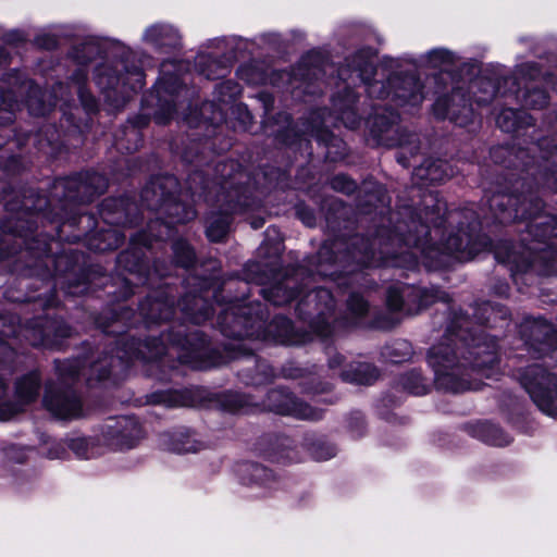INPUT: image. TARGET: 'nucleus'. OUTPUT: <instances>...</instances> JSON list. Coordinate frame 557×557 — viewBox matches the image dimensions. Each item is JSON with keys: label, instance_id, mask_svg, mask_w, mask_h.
Wrapping results in <instances>:
<instances>
[{"label": "nucleus", "instance_id": "obj_52", "mask_svg": "<svg viewBox=\"0 0 557 557\" xmlns=\"http://www.w3.org/2000/svg\"><path fill=\"white\" fill-rule=\"evenodd\" d=\"M40 344L45 345V346H52L54 345V342L51 341L48 335H45V337L41 339Z\"/></svg>", "mask_w": 557, "mask_h": 557}, {"label": "nucleus", "instance_id": "obj_39", "mask_svg": "<svg viewBox=\"0 0 557 557\" xmlns=\"http://www.w3.org/2000/svg\"><path fill=\"white\" fill-rule=\"evenodd\" d=\"M181 206L180 205H174L173 207V210L174 211H171V216L173 218V220H175L176 222L178 223H185L191 219H194L195 216V211L191 210V209H184L183 213L181 214L180 213V210H181Z\"/></svg>", "mask_w": 557, "mask_h": 557}, {"label": "nucleus", "instance_id": "obj_53", "mask_svg": "<svg viewBox=\"0 0 557 557\" xmlns=\"http://www.w3.org/2000/svg\"><path fill=\"white\" fill-rule=\"evenodd\" d=\"M320 257L323 258L325 257L326 255H329V247L327 246H323L319 252Z\"/></svg>", "mask_w": 557, "mask_h": 557}, {"label": "nucleus", "instance_id": "obj_2", "mask_svg": "<svg viewBox=\"0 0 557 557\" xmlns=\"http://www.w3.org/2000/svg\"><path fill=\"white\" fill-rule=\"evenodd\" d=\"M488 206L500 223H507L518 219L536 218V221L528 226V232L530 235L534 236L537 244L528 248V257L520 263L516 252L508 251L506 256H503L502 248L498 247L495 250V258L499 262L513 263L518 271H525L535 262L537 255L539 259H541V253L545 252L546 248L553 247V244L547 243V240L550 239L553 235L557 236L554 226L555 221L550 216L536 215L542 208L539 199L533 197L520 198L515 195L497 193L488 199Z\"/></svg>", "mask_w": 557, "mask_h": 557}, {"label": "nucleus", "instance_id": "obj_45", "mask_svg": "<svg viewBox=\"0 0 557 557\" xmlns=\"http://www.w3.org/2000/svg\"><path fill=\"white\" fill-rule=\"evenodd\" d=\"M343 363V357L341 355H335L330 358L329 364L331 368H337Z\"/></svg>", "mask_w": 557, "mask_h": 557}, {"label": "nucleus", "instance_id": "obj_54", "mask_svg": "<svg viewBox=\"0 0 557 557\" xmlns=\"http://www.w3.org/2000/svg\"><path fill=\"white\" fill-rule=\"evenodd\" d=\"M5 385L2 380H0V398L4 395Z\"/></svg>", "mask_w": 557, "mask_h": 557}, {"label": "nucleus", "instance_id": "obj_42", "mask_svg": "<svg viewBox=\"0 0 557 557\" xmlns=\"http://www.w3.org/2000/svg\"><path fill=\"white\" fill-rule=\"evenodd\" d=\"M397 116L391 114L389 119H385L384 115H379L375 119V124L380 126L381 132L387 131L388 126L393 125L396 122Z\"/></svg>", "mask_w": 557, "mask_h": 557}, {"label": "nucleus", "instance_id": "obj_25", "mask_svg": "<svg viewBox=\"0 0 557 557\" xmlns=\"http://www.w3.org/2000/svg\"><path fill=\"white\" fill-rule=\"evenodd\" d=\"M196 66L209 79L220 78L225 75L226 69L222 63L206 54L196 58Z\"/></svg>", "mask_w": 557, "mask_h": 557}, {"label": "nucleus", "instance_id": "obj_26", "mask_svg": "<svg viewBox=\"0 0 557 557\" xmlns=\"http://www.w3.org/2000/svg\"><path fill=\"white\" fill-rule=\"evenodd\" d=\"M141 312L151 321H165L173 315L174 309L172 302L153 300L150 302L148 310L143 306Z\"/></svg>", "mask_w": 557, "mask_h": 557}, {"label": "nucleus", "instance_id": "obj_20", "mask_svg": "<svg viewBox=\"0 0 557 557\" xmlns=\"http://www.w3.org/2000/svg\"><path fill=\"white\" fill-rule=\"evenodd\" d=\"M296 280L287 277L283 283L275 284L269 288L262 289L265 299L276 306L288 304L298 296L295 290Z\"/></svg>", "mask_w": 557, "mask_h": 557}, {"label": "nucleus", "instance_id": "obj_55", "mask_svg": "<svg viewBox=\"0 0 557 557\" xmlns=\"http://www.w3.org/2000/svg\"><path fill=\"white\" fill-rule=\"evenodd\" d=\"M7 58L5 51L0 48V63Z\"/></svg>", "mask_w": 557, "mask_h": 557}, {"label": "nucleus", "instance_id": "obj_58", "mask_svg": "<svg viewBox=\"0 0 557 557\" xmlns=\"http://www.w3.org/2000/svg\"><path fill=\"white\" fill-rule=\"evenodd\" d=\"M400 346H404V348L407 350L406 355H410V348L406 343H401Z\"/></svg>", "mask_w": 557, "mask_h": 557}, {"label": "nucleus", "instance_id": "obj_32", "mask_svg": "<svg viewBox=\"0 0 557 557\" xmlns=\"http://www.w3.org/2000/svg\"><path fill=\"white\" fill-rule=\"evenodd\" d=\"M348 311L352 314L354 319L363 317L369 309L368 302L362 296L358 294H351L347 302Z\"/></svg>", "mask_w": 557, "mask_h": 557}, {"label": "nucleus", "instance_id": "obj_50", "mask_svg": "<svg viewBox=\"0 0 557 557\" xmlns=\"http://www.w3.org/2000/svg\"><path fill=\"white\" fill-rule=\"evenodd\" d=\"M20 410H22L21 407H17V408H13L10 410L9 413L4 414L3 417H1V419H10L12 416H14L15 413H17Z\"/></svg>", "mask_w": 557, "mask_h": 557}, {"label": "nucleus", "instance_id": "obj_15", "mask_svg": "<svg viewBox=\"0 0 557 557\" xmlns=\"http://www.w3.org/2000/svg\"><path fill=\"white\" fill-rule=\"evenodd\" d=\"M356 100L357 96L350 88L349 84L344 87L343 96L338 95L333 98V106L339 114V119L346 127L351 129L356 128L360 123V119L354 109Z\"/></svg>", "mask_w": 557, "mask_h": 557}, {"label": "nucleus", "instance_id": "obj_13", "mask_svg": "<svg viewBox=\"0 0 557 557\" xmlns=\"http://www.w3.org/2000/svg\"><path fill=\"white\" fill-rule=\"evenodd\" d=\"M426 305L422 290L414 286L391 287L387 292V306L393 311L405 310L411 313L413 309Z\"/></svg>", "mask_w": 557, "mask_h": 557}, {"label": "nucleus", "instance_id": "obj_7", "mask_svg": "<svg viewBox=\"0 0 557 557\" xmlns=\"http://www.w3.org/2000/svg\"><path fill=\"white\" fill-rule=\"evenodd\" d=\"M264 407L270 411L302 420L317 421L323 416L322 410L298 400L284 389L269 392Z\"/></svg>", "mask_w": 557, "mask_h": 557}, {"label": "nucleus", "instance_id": "obj_64", "mask_svg": "<svg viewBox=\"0 0 557 557\" xmlns=\"http://www.w3.org/2000/svg\"><path fill=\"white\" fill-rule=\"evenodd\" d=\"M261 225V223L255 222L253 227L257 228Z\"/></svg>", "mask_w": 557, "mask_h": 557}, {"label": "nucleus", "instance_id": "obj_22", "mask_svg": "<svg viewBox=\"0 0 557 557\" xmlns=\"http://www.w3.org/2000/svg\"><path fill=\"white\" fill-rule=\"evenodd\" d=\"M473 435L493 446H506L511 442L509 435L490 422H479L472 429Z\"/></svg>", "mask_w": 557, "mask_h": 557}, {"label": "nucleus", "instance_id": "obj_14", "mask_svg": "<svg viewBox=\"0 0 557 557\" xmlns=\"http://www.w3.org/2000/svg\"><path fill=\"white\" fill-rule=\"evenodd\" d=\"M362 247L364 248V251H354L352 257L366 267H376L383 264L411 269L414 268L418 263L417 258L412 252L406 251L401 252L399 256L382 257L376 260L374 253L371 252L370 255L368 251V246L364 243H362Z\"/></svg>", "mask_w": 557, "mask_h": 557}, {"label": "nucleus", "instance_id": "obj_23", "mask_svg": "<svg viewBox=\"0 0 557 557\" xmlns=\"http://www.w3.org/2000/svg\"><path fill=\"white\" fill-rule=\"evenodd\" d=\"M341 376L347 382L370 385L379 377V372L373 366L359 362L343 370Z\"/></svg>", "mask_w": 557, "mask_h": 557}, {"label": "nucleus", "instance_id": "obj_12", "mask_svg": "<svg viewBox=\"0 0 557 557\" xmlns=\"http://www.w3.org/2000/svg\"><path fill=\"white\" fill-rule=\"evenodd\" d=\"M487 245L488 240L485 237L472 242L470 234L460 230L457 235L450 236L447 239L445 249L458 260L468 261L473 259Z\"/></svg>", "mask_w": 557, "mask_h": 557}, {"label": "nucleus", "instance_id": "obj_63", "mask_svg": "<svg viewBox=\"0 0 557 557\" xmlns=\"http://www.w3.org/2000/svg\"><path fill=\"white\" fill-rule=\"evenodd\" d=\"M104 236H107V237H112V236H114V233H113V232H107V233L104 234Z\"/></svg>", "mask_w": 557, "mask_h": 557}, {"label": "nucleus", "instance_id": "obj_57", "mask_svg": "<svg viewBox=\"0 0 557 557\" xmlns=\"http://www.w3.org/2000/svg\"><path fill=\"white\" fill-rule=\"evenodd\" d=\"M60 335H61V336H67V335H69V331H67V329H65V327H64V329H61V330H60Z\"/></svg>", "mask_w": 557, "mask_h": 557}, {"label": "nucleus", "instance_id": "obj_47", "mask_svg": "<svg viewBox=\"0 0 557 557\" xmlns=\"http://www.w3.org/2000/svg\"><path fill=\"white\" fill-rule=\"evenodd\" d=\"M28 107L32 113L34 114L41 115L46 113V109L44 107L35 108L34 102L32 100L29 101Z\"/></svg>", "mask_w": 557, "mask_h": 557}, {"label": "nucleus", "instance_id": "obj_17", "mask_svg": "<svg viewBox=\"0 0 557 557\" xmlns=\"http://www.w3.org/2000/svg\"><path fill=\"white\" fill-rule=\"evenodd\" d=\"M144 39L157 48H175L181 39L177 32L169 25H152L146 29Z\"/></svg>", "mask_w": 557, "mask_h": 557}, {"label": "nucleus", "instance_id": "obj_3", "mask_svg": "<svg viewBox=\"0 0 557 557\" xmlns=\"http://www.w3.org/2000/svg\"><path fill=\"white\" fill-rule=\"evenodd\" d=\"M456 337L461 342L460 345L455 339L448 338L450 343H442L432 347L428 356L429 364L434 370L436 386L453 393L463 392L472 386L466 379L465 364L456 362V350L451 348V343L461 354H465L466 349L468 350L470 357L473 358L469 362L472 369L479 372H483L485 368H492L498 360L495 343H476L466 347L461 334H456ZM462 358L465 361L469 360L465 355Z\"/></svg>", "mask_w": 557, "mask_h": 557}, {"label": "nucleus", "instance_id": "obj_1", "mask_svg": "<svg viewBox=\"0 0 557 557\" xmlns=\"http://www.w3.org/2000/svg\"><path fill=\"white\" fill-rule=\"evenodd\" d=\"M373 59L374 54L371 49H362L347 58L338 71L339 79L354 85L357 82L363 83L367 85V91L371 98L388 100L395 107L406 111H410L423 102V84L413 74H395L386 81L371 82L375 72Z\"/></svg>", "mask_w": 557, "mask_h": 557}, {"label": "nucleus", "instance_id": "obj_28", "mask_svg": "<svg viewBox=\"0 0 557 557\" xmlns=\"http://www.w3.org/2000/svg\"><path fill=\"white\" fill-rule=\"evenodd\" d=\"M194 304L195 307L199 309L197 312L194 308L183 307V311L191 322L199 324L212 315V309L209 306H205V301L201 297H194Z\"/></svg>", "mask_w": 557, "mask_h": 557}, {"label": "nucleus", "instance_id": "obj_8", "mask_svg": "<svg viewBox=\"0 0 557 557\" xmlns=\"http://www.w3.org/2000/svg\"><path fill=\"white\" fill-rule=\"evenodd\" d=\"M42 401L45 408L60 419H75L83 412L82 401L73 391L54 392L47 386Z\"/></svg>", "mask_w": 557, "mask_h": 557}, {"label": "nucleus", "instance_id": "obj_61", "mask_svg": "<svg viewBox=\"0 0 557 557\" xmlns=\"http://www.w3.org/2000/svg\"><path fill=\"white\" fill-rule=\"evenodd\" d=\"M476 226H478V222L476 221L475 222H471L470 227H471L472 231H474L476 228Z\"/></svg>", "mask_w": 557, "mask_h": 557}, {"label": "nucleus", "instance_id": "obj_62", "mask_svg": "<svg viewBox=\"0 0 557 557\" xmlns=\"http://www.w3.org/2000/svg\"><path fill=\"white\" fill-rule=\"evenodd\" d=\"M75 58L78 60L79 63H84L85 62V59L81 58L79 55H76Z\"/></svg>", "mask_w": 557, "mask_h": 557}, {"label": "nucleus", "instance_id": "obj_11", "mask_svg": "<svg viewBox=\"0 0 557 557\" xmlns=\"http://www.w3.org/2000/svg\"><path fill=\"white\" fill-rule=\"evenodd\" d=\"M524 329L530 332L529 344L535 352L545 355L548 351H557V331L545 320H534Z\"/></svg>", "mask_w": 557, "mask_h": 557}, {"label": "nucleus", "instance_id": "obj_56", "mask_svg": "<svg viewBox=\"0 0 557 557\" xmlns=\"http://www.w3.org/2000/svg\"><path fill=\"white\" fill-rule=\"evenodd\" d=\"M334 455V453H327L326 455L319 456L320 459H329Z\"/></svg>", "mask_w": 557, "mask_h": 557}, {"label": "nucleus", "instance_id": "obj_34", "mask_svg": "<svg viewBox=\"0 0 557 557\" xmlns=\"http://www.w3.org/2000/svg\"><path fill=\"white\" fill-rule=\"evenodd\" d=\"M86 77V74L83 72V71H79L77 72L73 79L76 82L77 84V88H78V95H79V98L82 100V103L83 106L88 110V111H91L96 108V101L94 99V97L87 92L82 86H81V82L84 81Z\"/></svg>", "mask_w": 557, "mask_h": 557}, {"label": "nucleus", "instance_id": "obj_44", "mask_svg": "<svg viewBox=\"0 0 557 557\" xmlns=\"http://www.w3.org/2000/svg\"><path fill=\"white\" fill-rule=\"evenodd\" d=\"M154 403H162V404H165L168 406H173V405H176V401H173L171 399H168V396L164 395V394H156L153 395V400Z\"/></svg>", "mask_w": 557, "mask_h": 557}, {"label": "nucleus", "instance_id": "obj_38", "mask_svg": "<svg viewBox=\"0 0 557 557\" xmlns=\"http://www.w3.org/2000/svg\"><path fill=\"white\" fill-rule=\"evenodd\" d=\"M171 450L183 454V453H193L197 450L196 444L189 440V437H185V440H175V442L170 447Z\"/></svg>", "mask_w": 557, "mask_h": 557}, {"label": "nucleus", "instance_id": "obj_10", "mask_svg": "<svg viewBox=\"0 0 557 557\" xmlns=\"http://www.w3.org/2000/svg\"><path fill=\"white\" fill-rule=\"evenodd\" d=\"M301 305L317 311L319 320L323 323V325L317 323L313 326L314 331L323 337L331 335L332 330L326 319V313L331 312L334 308V299L331 292L322 287L313 289L301 299Z\"/></svg>", "mask_w": 557, "mask_h": 557}, {"label": "nucleus", "instance_id": "obj_27", "mask_svg": "<svg viewBox=\"0 0 557 557\" xmlns=\"http://www.w3.org/2000/svg\"><path fill=\"white\" fill-rule=\"evenodd\" d=\"M473 94L478 106H486L495 97L496 88L491 81H478L473 84Z\"/></svg>", "mask_w": 557, "mask_h": 557}, {"label": "nucleus", "instance_id": "obj_40", "mask_svg": "<svg viewBox=\"0 0 557 557\" xmlns=\"http://www.w3.org/2000/svg\"><path fill=\"white\" fill-rule=\"evenodd\" d=\"M389 242H391V245H395V244L403 242L405 244V246H407V247H411V246L418 247L420 245V239L411 234H408L405 236L396 234L389 238Z\"/></svg>", "mask_w": 557, "mask_h": 557}, {"label": "nucleus", "instance_id": "obj_9", "mask_svg": "<svg viewBox=\"0 0 557 557\" xmlns=\"http://www.w3.org/2000/svg\"><path fill=\"white\" fill-rule=\"evenodd\" d=\"M107 425V436L110 444L116 448L134 447L143 437L139 423L129 417H122Z\"/></svg>", "mask_w": 557, "mask_h": 557}, {"label": "nucleus", "instance_id": "obj_36", "mask_svg": "<svg viewBox=\"0 0 557 557\" xmlns=\"http://www.w3.org/2000/svg\"><path fill=\"white\" fill-rule=\"evenodd\" d=\"M332 187L345 194H350L355 190L356 184L344 175H337L332 180Z\"/></svg>", "mask_w": 557, "mask_h": 557}, {"label": "nucleus", "instance_id": "obj_5", "mask_svg": "<svg viewBox=\"0 0 557 557\" xmlns=\"http://www.w3.org/2000/svg\"><path fill=\"white\" fill-rule=\"evenodd\" d=\"M519 380L536 407L546 416L557 418V375L532 364L520 373Z\"/></svg>", "mask_w": 557, "mask_h": 557}, {"label": "nucleus", "instance_id": "obj_30", "mask_svg": "<svg viewBox=\"0 0 557 557\" xmlns=\"http://www.w3.org/2000/svg\"><path fill=\"white\" fill-rule=\"evenodd\" d=\"M67 446L79 458H90L92 456L90 442L85 437L71 438Z\"/></svg>", "mask_w": 557, "mask_h": 557}, {"label": "nucleus", "instance_id": "obj_43", "mask_svg": "<svg viewBox=\"0 0 557 557\" xmlns=\"http://www.w3.org/2000/svg\"><path fill=\"white\" fill-rule=\"evenodd\" d=\"M221 94L224 96V90L227 91L230 97L236 96L239 92L238 86L232 82L223 83L220 86Z\"/></svg>", "mask_w": 557, "mask_h": 557}, {"label": "nucleus", "instance_id": "obj_46", "mask_svg": "<svg viewBox=\"0 0 557 557\" xmlns=\"http://www.w3.org/2000/svg\"><path fill=\"white\" fill-rule=\"evenodd\" d=\"M12 354V349L3 341L0 339V355L3 357H9Z\"/></svg>", "mask_w": 557, "mask_h": 557}, {"label": "nucleus", "instance_id": "obj_33", "mask_svg": "<svg viewBox=\"0 0 557 557\" xmlns=\"http://www.w3.org/2000/svg\"><path fill=\"white\" fill-rule=\"evenodd\" d=\"M174 252L177 262L181 263L183 267H189L193 263L195 255L187 244L183 242L176 243L174 245Z\"/></svg>", "mask_w": 557, "mask_h": 557}, {"label": "nucleus", "instance_id": "obj_24", "mask_svg": "<svg viewBox=\"0 0 557 557\" xmlns=\"http://www.w3.org/2000/svg\"><path fill=\"white\" fill-rule=\"evenodd\" d=\"M454 62V54L447 49L436 48L421 55L416 64L419 66L442 67Z\"/></svg>", "mask_w": 557, "mask_h": 557}, {"label": "nucleus", "instance_id": "obj_29", "mask_svg": "<svg viewBox=\"0 0 557 557\" xmlns=\"http://www.w3.org/2000/svg\"><path fill=\"white\" fill-rule=\"evenodd\" d=\"M292 331V323L288 319L283 317H277L273 320V322L269 325V333L273 334L276 341L281 343L289 342V333Z\"/></svg>", "mask_w": 557, "mask_h": 557}, {"label": "nucleus", "instance_id": "obj_19", "mask_svg": "<svg viewBox=\"0 0 557 557\" xmlns=\"http://www.w3.org/2000/svg\"><path fill=\"white\" fill-rule=\"evenodd\" d=\"M457 99H459V94H453L450 99L451 103H448L447 99H438L435 103V112L441 117L448 116L459 125H465L471 121L473 110L471 107L467 106H463L461 110H457L455 108V102Z\"/></svg>", "mask_w": 557, "mask_h": 557}, {"label": "nucleus", "instance_id": "obj_35", "mask_svg": "<svg viewBox=\"0 0 557 557\" xmlns=\"http://www.w3.org/2000/svg\"><path fill=\"white\" fill-rule=\"evenodd\" d=\"M516 111L511 109L504 110L496 119V123L505 132H511L516 127Z\"/></svg>", "mask_w": 557, "mask_h": 557}, {"label": "nucleus", "instance_id": "obj_4", "mask_svg": "<svg viewBox=\"0 0 557 557\" xmlns=\"http://www.w3.org/2000/svg\"><path fill=\"white\" fill-rule=\"evenodd\" d=\"M222 166V182L219 183L216 202L220 203L222 211L219 214L212 213L208 218L207 236L212 242H220L224 238L231 223L230 215L240 210L246 203L242 201L246 189L239 185L245 177L243 171L237 170L234 174L226 176L227 170H234L236 163L220 164Z\"/></svg>", "mask_w": 557, "mask_h": 557}, {"label": "nucleus", "instance_id": "obj_60", "mask_svg": "<svg viewBox=\"0 0 557 557\" xmlns=\"http://www.w3.org/2000/svg\"><path fill=\"white\" fill-rule=\"evenodd\" d=\"M420 227H421L420 233L428 234V227L426 226L421 225Z\"/></svg>", "mask_w": 557, "mask_h": 557}, {"label": "nucleus", "instance_id": "obj_37", "mask_svg": "<svg viewBox=\"0 0 557 557\" xmlns=\"http://www.w3.org/2000/svg\"><path fill=\"white\" fill-rule=\"evenodd\" d=\"M547 103V95L543 90H534L525 96V104L532 108H542Z\"/></svg>", "mask_w": 557, "mask_h": 557}, {"label": "nucleus", "instance_id": "obj_31", "mask_svg": "<svg viewBox=\"0 0 557 557\" xmlns=\"http://www.w3.org/2000/svg\"><path fill=\"white\" fill-rule=\"evenodd\" d=\"M401 384L404 388L409 391L414 395H422L426 393L425 384L422 381V377L418 373H410L407 376L403 377Z\"/></svg>", "mask_w": 557, "mask_h": 557}, {"label": "nucleus", "instance_id": "obj_6", "mask_svg": "<svg viewBox=\"0 0 557 557\" xmlns=\"http://www.w3.org/2000/svg\"><path fill=\"white\" fill-rule=\"evenodd\" d=\"M121 69H124L122 63H117L115 66L104 64L96 70L95 76L97 86L115 108L124 104L131 91L140 89L145 84L144 74L139 69L134 67L128 71L126 78L117 75Z\"/></svg>", "mask_w": 557, "mask_h": 557}, {"label": "nucleus", "instance_id": "obj_16", "mask_svg": "<svg viewBox=\"0 0 557 557\" xmlns=\"http://www.w3.org/2000/svg\"><path fill=\"white\" fill-rule=\"evenodd\" d=\"M414 175L424 182L442 183L453 176L454 171L445 160H426L414 170Z\"/></svg>", "mask_w": 557, "mask_h": 557}, {"label": "nucleus", "instance_id": "obj_48", "mask_svg": "<svg viewBox=\"0 0 557 557\" xmlns=\"http://www.w3.org/2000/svg\"><path fill=\"white\" fill-rule=\"evenodd\" d=\"M299 214H300V216H301V219H302V221L305 222L306 225L311 226L313 224V220L314 219H313L312 214L304 213V212H299Z\"/></svg>", "mask_w": 557, "mask_h": 557}, {"label": "nucleus", "instance_id": "obj_51", "mask_svg": "<svg viewBox=\"0 0 557 557\" xmlns=\"http://www.w3.org/2000/svg\"><path fill=\"white\" fill-rule=\"evenodd\" d=\"M83 50H84V51H86V52H88V53H92V52H95L97 49H96V47H95L94 45H91V44H85V45L83 46Z\"/></svg>", "mask_w": 557, "mask_h": 557}, {"label": "nucleus", "instance_id": "obj_49", "mask_svg": "<svg viewBox=\"0 0 557 557\" xmlns=\"http://www.w3.org/2000/svg\"><path fill=\"white\" fill-rule=\"evenodd\" d=\"M319 273L323 276H330L332 277L333 280H337L338 278V275L335 271H327L325 269H323L322 267L319 269Z\"/></svg>", "mask_w": 557, "mask_h": 557}, {"label": "nucleus", "instance_id": "obj_18", "mask_svg": "<svg viewBox=\"0 0 557 557\" xmlns=\"http://www.w3.org/2000/svg\"><path fill=\"white\" fill-rule=\"evenodd\" d=\"M41 379L38 372L33 371L17 379L15 383V397L20 406L34 401L39 394Z\"/></svg>", "mask_w": 557, "mask_h": 557}, {"label": "nucleus", "instance_id": "obj_41", "mask_svg": "<svg viewBox=\"0 0 557 557\" xmlns=\"http://www.w3.org/2000/svg\"><path fill=\"white\" fill-rule=\"evenodd\" d=\"M202 356V351L200 347H194L190 352H186L183 355H180V359L184 363H190L194 364L196 360Z\"/></svg>", "mask_w": 557, "mask_h": 557}, {"label": "nucleus", "instance_id": "obj_59", "mask_svg": "<svg viewBox=\"0 0 557 557\" xmlns=\"http://www.w3.org/2000/svg\"><path fill=\"white\" fill-rule=\"evenodd\" d=\"M109 374H110V371H103V372L99 375V379H104V377H107Z\"/></svg>", "mask_w": 557, "mask_h": 557}, {"label": "nucleus", "instance_id": "obj_21", "mask_svg": "<svg viewBox=\"0 0 557 557\" xmlns=\"http://www.w3.org/2000/svg\"><path fill=\"white\" fill-rule=\"evenodd\" d=\"M238 475L244 484L247 485H270L273 480V473L261 465L247 462L238 468Z\"/></svg>", "mask_w": 557, "mask_h": 557}]
</instances>
